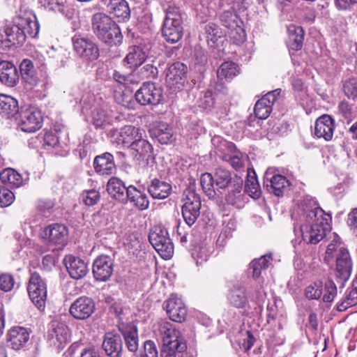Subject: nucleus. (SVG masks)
<instances>
[{"label": "nucleus", "mask_w": 357, "mask_h": 357, "mask_svg": "<svg viewBox=\"0 0 357 357\" xmlns=\"http://www.w3.org/2000/svg\"><path fill=\"white\" fill-rule=\"evenodd\" d=\"M301 224L298 230L294 231L307 244H317L323 240L329 231L328 220L331 216L317 206L315 202L307 199L301 205Z\"/></svg>", "instance_id": "nucleus-1"}, {"label": "nucleus", "mask_w": 357, "mask_h": 357, "mask_svg": "<svg viewBox=\"0 0 357 357\" xmlns=\"http://www.w3.org/2000/svg\"><path fill=\"white\" fill-rule=\"evenodd\" d=\"M154 333L162 342L161 357H176L186 350L187 345L181 332L171 322L158 321Z\"/></svg>", "instance_id": "nucleus-2"}, {"label": "nucleus", "mask_w": 357, "mask_h": 357, "mask_svg": "<svg viewBox=\"0 0 357 357\" xmlns=\"http://www.w3.org/2000/svg\"><path fill=\"white\" fill-rule=\"evenodd\" d=\"M92 30L102 43L118 45L122 42L123 36L116 23L104 13H96L91 19Z\"/></svg>", "instance_id": "nucleus-3"}, {"label": "nucleus", "mask_w": 357, "mask_h": 357, "mask_svg": "<svg viewBox=\"0 0 357 357\" xmlns=\"http://www.w3.org/2000/svg\"><path fill=\"white\" fill-rule=\"evenodd\" d=\"M162 33L166 41L170 43L178 42L183 34V18L179 9L169 6L163 22Z\"/></svg>", "instance_id": "nucleus-4"}, {"label": "nucleus", "mask_w": 357, "mask_h": 357, "mask_svg": "<svg viewBox=\"0 0 357 357\" xmlns=\"http://www.w3.org/2000/svg\"><path fill=\"white\" fill-rule=\"evenodd\" d=\"M152 246L165 259H170L174 254V245L169 236L167 230L162 226L153 227L149 235Z\"/></svg>", "instance_id": "nucleus-5"}, {"label": "nucleus", "mask_w": 357, "mask_h": 357, "mask_svg": "<svg viewBox=\"0 0 357 357\" xmlns=\"http://www.w3.org/2000/svg\"><path fill=\"white\" fill-rule=\"evenodd\" d=\"M135 98L142 105L155 106L160 104L164 99L163 89L158 84L146 82L135 92Z\"/></svg>", "instance_id": "nucleus-6"}, {"label": "nucleus", "mask_w": 357, "mask_h": 357, "mask_svg": "<svg viewBox=\"0 0 357 357\" xmlns=\"http://www.w3.org/2000/svg\"><path fill=\"white\" fill-rule=\"evenodd\" d=\"M43 116L37 107L26 106L22 107L19 112L18 126L25 132H34L43 126Z\"/></svg>", "instance_id": "nucleus-7"}, {"label": "nucleus", "mask_w": 357, "mask_h": 357, "mask_svg": "<svg viewBox=\"0 0 357 357\" xmlns=\"http://www.w3.org/2000/svg\"><path fill=\"white\" fill-rule=\"evenodd\" d=\"M184 196L182 215L188 227H191L199 216L201 200L199 195L191 187L185 190Z\"/></svg>", "instance_id": "nucleus-8"}, {"label": "nucleus", "mask_w": 357, "mask_h": 357, "mask_svg": "<svg viewBox=\"0 0 357 357\" xmlns=\"http://www.w3.org/2000/svg\"><path fill=\"white\" fill-rule=\"evenodd\" d=\"M27 291L30 299L39 310H44L47 298V286L38 273H33L29 281Z\"/></svg>", "instance_id": "nucleus-9"}, {"label": "nucleus", "mask_w": 357, "mask_h": 357, "mask_svg": "<svg viewBox=\"0 0 357 357\" xmlns=\"http://www.w3.org/2000/svg\"><path fill=\"white\" fill-rule=\"evenodd\" d=\"M72 42L75 52L82 59L92 61L99 57L98 47L91 39L80 35H75Z\"/></svg>", "instance_id": "nucleus-10"}, {"label": "nucleus", "mask_w": 357, "mask_h": 357, "mask_svg": "<svg viewBox=\"0 0 357 357\" xmlns=\"http://www.w3.org/2000/svg\"><path fill=\"white\" fill-rule=\"evenodd\" d=\"M188 67L184 63L177 61L172 63L166 73L167 86L174 90H180L184 85Z\"/></svg>", "instance_id": "nucleus-11"}, {"label": "nucleus", "mask_w": 357, "mask_h": 357, "mask_svg": "<svg viewBox=\"0 0 357 357\" xmlns=\"http://www.w3.org/2000/svg\"><path fill=\"white\" fill-rule=\"evenodd\" d=\"M68 338L69 329L66 324L58 321L51 322L47 335L50 345L61 349L67 344Z\"/></svg>", "instance_id": "nucleus-12"}, {"label": "nucleus", "mask_w": 357, "mask_h": 357, "mask_svg": "<svg viewBox=\"0 0 357 357\" xmlns=\"http://www.w3.org/2000/svg\"><path fill=\"white\" fill-rule=\"evenodd\" d=\"M20 28L17 24L6 26L0 30V51H6L12 47L22 45L25 40L23 33H21Z\"/></svg>", "instance_id": "nucleus-13"}, {"label": "nucleus", "mask_w": 357, "mask_h": 357, "mask_svg": "<svg viewBox=\"0 0 357 357\" xmlns=\"http://www.w3.org/2000/svg\"><path fill=\"white\" fill-rule=\"evenodd\" d=\"M68 230L62 224L50 225L44 229L41 234L42 238L48 244L63 247L68 239Z\"/></svg>", "instance_id": "nucleus-14"}, {"label": "nucleus", "mask_w": 357, "mask_h": 357, "mask_svg": "<svg viewBox=\"0 0 357 357\" xmlns=\"http://www.w3.org/2000/svg\"><path fill=\"white\" fill-rule=\"evenodd\" d=\"M94 309L95 303L91 298L81 296L70 305L69 312L75 319L84 320L93 314Z\"/></svg>", "instance_id": "nucleus-15"}, {"label": "nucleus", "mask_w": 357, "mask_h": 357, "mask_svg": "<svg viewBox=\"0 0 357 357\" xmlns=\"http://www.w3.org/2000/svg\"><path fill=\"white\" fill-rule=\"evenodd\" d=\"M113 260L109 256L100 255L93 261L92 273L96 280L107 281L113 273Z\"/></svg>", "instance_id": "nucleus-16"}, {"label": "nucleus", "mask_w": 357, "mask_h": 357, "mask_svg": "<svg viewBox=\"0 0 357 357\" xmlns=\"http://www.w3.org/2000/svg\"><path fill=\"white\" fill-rule=\"evenodd\" d=\"M352 271V261L347 249L340 247L336 257V277L342 282L347 281Z\"/></svg>", "instance_id": "nucleus-17"}, {"label": "nucleus", "mask_w": 357, "mask_h": 357, "mask_svg": "<svg viewBox=\"0 0 357 357\" xmlns=\"http://www.w3.org/2000/svg\"><path fill=\"white\" fill-rule=\"evenodd\" d=\"M280 92V89L270 91L256 102L254 112L258 119H266L269 116L273 105L277 100Z\"/></svg>", "instance_id": "nucleus-18"}, {"label": "nucleus", "mask_w": 357, "mask_h": 357, "mask_svg": "<svg viewBox=\"0 0 357 357\" xmlns=\"http://www.w3.org/2000/svg\"><path fill=\"white\" fill-rule=\"evenodd\" d=\"M167 313L171 320L181 323L187 316V309L182 301L175 294H172L169 298L165 303Z\"/></svg>", "instance_id": "nucleus-19"}, {"label": "nucleus", "mask_w": 357, "mask_h": 357, "mask_svg": "<svg viewBox=\"0 0 357 357\" xmlns=\"http://www.w3.org/2000/svg\"><path fill=\"white\" fill-rule=\"evenodd\" d=\"M264 183L267 190L277 197H282L290 185L289 180L285 176L281 174L271 175L268 172L265 174Z\"/></svg>", "instance_id": "nucleus-20"}, {"label": "nucleus", "mask_w": 357, "mask_h": 357, "mask_svg": "<svg viewBox=\"0 0 357 357\" xmlns=\"http://www.w3.org/2000/svg\"><path fill=\"white\" fill-rule=\"evenodd\" d=\"M335 130V121L328 114L319 116L315 121L314 135L317 138H322L326 141H331Z\"/></svg>", "instance_id": "nucleus-21"}, {"label": "nucleus", "mask_w": 357, "mask_h": 357, "mask_svg": "<svg viewBox=\"0 0 357 357\" xmlns=\"http://www.w3.org/2000/svg\"><path fill=\"white\" fill-rule=\"evenodd\" d=\"M63 263L70 276L75 280L84 278L89 271L87 264L79 257L67 255L63 259Z\"/></svg>", "instance_id": "nucleus-22"}, {"label": "nucleus", "mask_w": 357, "mask_h": 357, "mask_svg": "<svg viewBox=\"0 0 357 357\" xmlns=\"http://www.w3.org/2000/svg\"><path fill=\"white\" fill-rule=\"evenodd\" d=\"M20 80L16 66L10 61H0V82L8 87L15 86Z\"/></svg>", "instance_id": "nucleus-23"}, {"label": "nucleus", "mask_w": 357, "mask_h": 357, "mask_svg": "<svg viewBox=\"0 0 357 357\" xmlns=\"http://www.w3.org/2000/svg\"><path fill=\"white\" fill-rule=\"evenodd\" d=\"M106 7L107 12L119 22L129 20L130 9L126 0H109Z\"/></svg>", "instance_id": "nucleus-24"}, {"label": "nucleus", "mask_w": 357, "mask_h": 357, "mask_svg": "<svg viewBox=\"0 0 357 357\" xmlns=\"http://www.w3.org/2000/svg\"><path fill=\"white\" fill-rule=\"evenodd\" d=\"M16 24L20 28L21 33H23L24 40L26 38H35L39 31V24L36 17L34 15L26 16H18L16 19Z\"/></svg>", "instance_id": "nucleus-25"}, {"label": "nucleus", "mask_w": 357, "mask_h": 357, "mask_svg": "<svg viewBox=\"0 0 357 357\" xmlns=\"http://www.w3.org/2000/svg\"><path fill=\"white\" fill-rule=\"evenodd\" d=\"M142 132H144V130L139 128L131 125L125 126L115 135V141L118 145L129 148L137 137H141Z\"/></svg>", "instance_id": "nucleus-26"}, {"label": "nucleus", "mask_w": 357, "mask_h": 357, "mask_svg": "<svg viewBox=\"0 0 357 357\" xmlns=\"http://www.w3.org/2000/svg\"><path fill=\"white\" fill-rule=\"evenodd\" d=\"M93 167L100 175L112 174L116 170L114 156L108 152L97 155L93 160Z\"/></svg>", "instance_id": "nucleus-27"}, {"label": "nucleus", "mask_w": 357, "mask_h": 357, "mask_svg": "<svg viewBox=\"0 0 357 357\" xmlns=\"http://www.w3.org/2000/svg\"><path fill=\"white\" fill-rule=\"evenodd\" d=\"M20 71L22 80L30 89L38 85L40 79L33 62L27 59H23L20 65Z\"/></svg>", "instance_id": "nucleus-28"}, {"label": "nucleus", "mask_w": 357, "mask_h": 357, "mask_svg": "<svg viewBox=\"0 0 357 357\" xmlns=\"http://www.w3.org/2000/svg\"><path fill=\"white\" fill-rule=\"evenodd\" d=\"M29 340V333L26 328L21 326H15L9 330L8 340L14 350H20L24 348Z\"/></svg>", "instance_id": "nucleus-29"}, {"label": "nucleus", "mask_w": 357, "mask_h": 357, "mask_svg": "<svg viewBox=\"0 0 357 357\" xmlns=\"http://www.w3.org/2000/svg\"><path fill=\"white\" fill-rule=\"evenodd\" d=\"M102 348L110 357H121L122 351V340L119 335L107 333L102 342Z\"/></svg>", "instance_id": "nucleus-30"}, {"label": "nucleus", "mask_w": 357, "mask_h": 357, "mask_svg": "<svg viewBox=\"0 0 357 357\" xmlns=\"http://www.w3.org/2000/svg\"><path fill=\"white\" fill-rule=\"evenodd\" d=\"M126 347L131 352H135L138 349V333L137 328L133 324H122L119 326Z\"/></svg>", "instance_id": "nucleus-31"}, {"label": "nucleus", "mask_w": 357, "mask_h": 357, "mask_svg": "<svg viewBox=\"0 0 357 357\" xmlns=\"http://www.w3.org/2000/svg\"><path fill=\"white\" fill-rule=\"evenodd\" d=\"M126 197L132 206L138 210L144 211L149 206V199L146 193L132 185L127 188Z\"/></svg>", "instance_id": "nucleus-32"}, {"label": "nucleus", "mask_w": 357, "mask_h": 357, "mask_svg": "<svg viewBox=\"0 0 357 357\" xmlns=\"http://www.w3.org/2000/svg\"><path fill=\"white\" fill-rule=\"evenodd\" d=\"M227 298L229 303L236 308H244L248 303L245 287L241 284L233 285Z\"/></svg>", "instance_id": "nucleus-33"}, {"label": "nucleus", "mask_w": 357, "mask_h": 357, "mask_svg": "<svg viewBox=\"0 0 357 357\" xmlns=\"http://www.w3.org/2000/svg\"><path fill=\"white\" fill-rule=\"evenodd\" d=\"M19 112L17 100L11 96L0 93V116L10 119Z\"/></svg>", "instance_id": "nucleus-34"}, {"label": "nucleus", "mask_w": 357, "mask_h": 357, "mask_svg": "<svg viewBox=\"0 0 357 357\" xmlns=\"http://www.w3.org/2000/svg\"><path fill=\"white\" fill-rule=\"evenodd\" d=\"M147 190L153 199H163L170 195L172 186L167 182L154 178L148 185Z\"/></svg>", "instance_id": "nucleus-35"}, {"label": "nucleus", "mask_w": 357, "mask_h": 357, "mask_svg": "<svg viewBox=\"0 0 357 357\" xmlns=\"http://www.w3.org/2000/svg\"><path fill=\"white\" fill-rule=\"evenodd\" d=\"M151 135L162 144L173 142V132L169 126L163 121L158 122L151 130Z\"/></svg>", "instance_id": "nucleus-36"}, {"label": "nucleus", "mask_w": 357, "mask_h": 357, "mask_svg": "<svg viewBox=\"0 0 357 357\" xmlns=\"http://www.w3.org/2000/svg\"><path fill=\"white\" fill-rule=\"evenodd\" d=\"M289 39L287 45L290 50L298 51L303 47L304 31L301 26L290 25L288 27Z\"/></svg>", "instance_id": "nucleus-37"}, {"label": "nucleus", "mask_w": 357, "mask_h": 357, "mask_svg": "<svg viewBox=\"0 0 357 357\" xmlns=\"http://www.w3.org/2000/svg\"><path fill=\"white\" fill-rule=\"evenodd\" d=\"M146 59V54L139 46H132L129 48V52L123 59L126 65L130 68L141 66Z\"/></svg>", "instance_id": "nucleus-38"}, {"label": "nucleus", "mask_w": 357, "mask_h": 357, "mask_svg": "<svg viewBox=\"0 0 357 357\" xmlns=\"http://www.w3.org/2000/svg\"><path fill=\"white\" fill-rule=\"evenodd\" d=\"M1 181L11 188H17L23 183L22 176L12 168H6L0 173Z\"/></svg>", "instance_id": "nucleus-39"}, {"label": "nucleus", "mask_w": 357, "mask_h": 357, "mask_svg": "<svg viewBox=\"0 0 357 357\" xmlns=\"http://www.w3.org/2000/svg\"><path fill=\"white\" fill-rule=\"evenodd\" d=\"M143 134L144 132H142L141 137H137L136 141H134L129 148L137 153L135 156L138 157V159L146 156L149 159L151 157L153 147L147 140L143 138Z\"/></svg>", "instance_id": "nucleus-40"}, {"label": "nucleus", "mask_w": 357, "mask_h": 357, "mask_svg": "<svg viewBox=\"0 0 357 357\" xmlns=\"http://www.w3.org/2000/svg\"><path fill=\"white\" fill-rule=\"evenodd\" d=\"M240 73L239 66L233 61L222 63L218 69L217 76L220 81L230 80Z\"/></svg>", "instance_id": "nucleus-41"}, {"label": "nucleus", "mask_w": 357, "mask_h": 357, "mask_svg": "<svg viewBox=\"0 0 357 357\" xmlns=\"http://www.w3.org/2000/svg\"><path fill=\"white\" fill-rule=\"evenodd\" d=\"M127 188L123 181L116 177H112L107 184V192L111 197L116 199H123L125 192L127 193Z\"/></svg>", "instance_id": "nucleus-42"}, {"label": "nucleus", "mask_w": 357, "mask_h": 357, "mask_svg": "<svg viewBox=\"0 0 357 357\" xmlns=\"http://www.w3.org/2000/svg\"><path fill=\"white\" fill-rule=\"evenodd\" d=\"M273 258L271 254L264 255L259 259L252 260L250 264L252 269V276L254 278H258L263 270H266L272 262Z\"/></svg>", "instance_id": "nucleus-43"}, {"label": "nucleus", "mask_w": 357, "mask_h": 357, "mask_svg": "<svg viewBox=\"0 0 357 357\" xmlns=\"http://www.w3.org/2000/svg\"><path fill=\"white\" fill-rule=\"evenodd\" d=\"M220 20L222 25L228 29H234L238 26V24H242V21L233 9L224 11L220 15Z\"/></svg>", "instance_id": "nucleus-44"}, {"label": "nucleus", "mask_w": 357, "mask_h": 357, "mask_svg": "<svg viewBox=\"0 0 357 357\" xmlns=\"http://www.w3.org/2000/svg\"><path fill=\"white\" fill-rule=\"evenodd\" d=\"M213 177L215 185L219 189H225L232 182L230 172L222 168L217 169Z\"/></svg>", "instance_id": "nucleus-45"}, {"label": "nucleus", "mask_w": 357, "mask_h": 357, "mask_svg": "<svg viewBox=\"0 0 357 357\" xmlns=\"http://www.w3.org/2000/svg\"><path fill=\"white\" fill-rule=\"evenodd\" d=\"M37 141L42 143V146L47 149L55 147L59 143L58 137L52 132H46L43 135H38L31 138L30 144H36Z\"/></svg>", "instance_id": "nucleus-46"}, {"label": "nucleus", "mask_w": 357, "mask_h": 357, "mask_svg": "<svg viewBox=\"0 0 357 357\" xmlns=\"http://www.w3.org/2000/svg\"><path fill=\"white\" fill-rule=\"evenodd\" d=\"M245 191L254 199L259 197L261 191L255 172H253V175H250L248 173L245 184Z\"/></svg>", "instance_id": "nucleus-47"}, {"label": "nucleus", "mask_w": 357, "mask_h": 357, "mask_svg": "<svg viewBox=\"0 0 357 357\" xmlns=\"http://www.w3.org/2000/svg\"><path fill=\"white\" fill-rule=\"evenodd\" d=\"M214 177L209 173L202 174L200 177L202 190L209 198H214L216 195L214 190Z\"/></svg>", "instance_id": "nucleus-48"}, {"label": "nucleus", "mask_w": 357, "mask_h": 357, "mask_svg": "<svg viewBox=\"0 0 357 357\" xmlns=\"http://www.w3.org/2000/svg\"><path fill=\"white\" fill-rule=\"evenodd\" d=\"M100 198L99 192L95 189L84 190L81 194L82 201L88 206L96 205L99 202Z\"/></svg>", "instance_id": "nucleus-49"}, {"label": "nucleus", "mask_w": 357, "mask_h": 357, "mask_svg": "<svg viewBox=\"0 0 357 357\" xmlns=\"http://www.w3.org/2000/svg\"><path fill=\"white\" fill-rule=\"evenodd\" d=\"M323 287L321 282H314L305 288V295L308 299H319L323 294Z\"/></svg>", "instance_id": "nucleus-50"}, {"label": "nucleus", "mask_w": 357, "mask_h": 357, "mask_svg": "<svg viewBox=\"0 0 357 357\" xmlns=\"http://www.w3.org/2000/svg\"><path fill=\"white\" fill-rule=\"evenodd\" d=\"M323 301L324 302L331 303L333 301L337 294V287L332 280H327L323 287Z\"/></svg>", "instance_id": "nucleus-51"}, {"label": "nucleus", "mask_w": 357, "mask_h": 357, "mask_svg": "<svg viewBox=\"0 0 357 357\" xmlns=\"http://www.w3.org/2000/svg\"><path fill=\"white\" fill-rule=\"evenodd\" d=\"M243 187V181L241 179H236L234 181L232 185V189L229 192L226 197V201L228 204H234L236 199L241 195V192Z\"/></svg>", "instance_id": "nucleus-52"}, {"label": "nucleus", "mask_w": 357, "mask_h": 357, "mask_svg": "<svg viewBox=\"0 0 357 357\" xmlns=\"http://www.w3.org/2000/svg\"><path fill=\"white\" fill-rule=\"evenodd\" d=\"M38 3L46 10L59 13L64 12V3L62 0H38Z\"/></svg>", "instance_id": "nucleus-53"}, {"label": "nucleus", "mask_w": 357, "mask_h": 357, "mask_svg": "<svg viewBox=\"0 0 357 357\" xmlns=\"http://www.w3.org/2000/svg\"><path fill=\"white\" fill-rule=\"evenodd\" d=\"M210 255V251L206 245L195 246L192 256L196 260L197 264L206 261Z\"/></svg>", "instance_id": "nucleus-54"}, {"label": "nucleus", "mask_w": 357, "mask_h": 357, "mask_svg": "<svg viewBox=\"0 0 357 357\" xmlns=\"http://www.w3.org/2000/svg\"><path fill=\"white\" fill-rule=\"evenodd\" d=\"M357 304V287L352 289L346 299L339 303L337 310L340 312L347 310L348 307Z\"/></svg>", "instance_id": "nucleus-55"}, {"label": "nucleus", "mask_w": 357, "mask_h": 357, "mask_svg": "<svg viewBox=\"0 0 357 357\" xmlns=\"http://www.w3.org/2000/svg\"><path fill=\"white\" fill-rule=\"evenodd\" d=\"M241 24H238V26L234 27V29H229L230 38L233 40L234 43L237 45L243 43L246 39L245 31Z\"/></svg>", "instance_id": "nucleus-56"}, {"label": "nucleus", "mask_w": 357, "mask_h": 357, "mask_svg": "<svg viewBox=\"0 0 357 357\" xmlns=\"http://www.w3.org/2000/svg\"><path fill=\"white\" fill-rule=\"evenodd\" d=\"M15 200L13 192L0 185V206L7 207L10 206Z\"/></svg>", "instance_id": "nucleus-57"}, {"label": "nucleus", "mask_w": 357, "mask_h": 357, "mask_svg": "<svg viewBox=\"0 0 357 357\" xmlns=\"http://www.w3.org/2000/svg\"><path fill=\"white\" fill-rule=\"evenodd\" d=\"M139 74L143 79L155 78L158 76V70L157 67L147 63L139 70Z\"/></svg>", "instance_id": "nucleus-58"}, {"label": "nucleus", "mask_w": 357, "mask_h": 357, "mask_svg": "<svg viewBox=\"0 0 357 357\" xmlns=\"http://www.w3.org/2000/svg\"><path fill=\"white\" fill-rule=\"evenodd\" d=\"M345 95L352 99L357 97V82L355 79H349L345 82L343 86Z\"/></svg>", "instance_id": "nucleus-59"}, {"label": "nucleus", "mask_w": 357, "mask_h": 357, "mask_svg": "<svg viewBox=\"0 0 357 357\" xmlns=\"http://www.w3.org/2000/svg\"><path fill=\"white\" fill-rule=\"evenodd\" d=\"M93 124L96 128H103L107 123V116L102 109H96L93 112Z\"/></svg>", "instance_id": "nucleus-60"}, {"label": "nucleus", "mask_w": 357, "mask_h": 357, "mask_svg": "<svg viewBox=\"0 0 357 357\" xmlns=\"http://www.w3.org/2000/svg\"><path fill=\"white\" fill-rule=\"evenodd\" d=\"M204 30L206 33L210 37L211 40H215L221 36V30L218 24L213 22H209L205 25Z\"/></svg>", "instance_id": "nucleus-61"}, {"label": "nucleus", "mask_w": 357, "mask_h": 357, "mask_svg": "<svg viewBox=\"0 0 357 357\" xmlns=\"http://www.w3.org/2000/svg\"><path fill=\"white\" fill-rule=\"evenodd\" d=\"M15 281L13 277L7 273L0 275V289L3 291H9L14 287Z\"/></svg>", "instance_id": "nucleus-62"}, {"label": "nucleus", "mask_w": 357, "mask_h": 357, "mask_svg": "<svg viewBox=\"0 0 357 357\" xmlns=\"http://www.w3.org/2000/svg\"><path fill=\"white\" fill-rule=\"evenodd\" d=\"M214 98L211 91L205 92L200 96L199 100V106L204 109H209L213 107Z\"/></svg>", "instance_id": "nucleus-63"}, {"label": "nucleus", "mask_w": 357, "mask_h": 357, "mask_svg": "<svg viewBox=\"0 0 357 357\" xmlns=\"http://www.w3.org/2000/svg\"><path fill=\"white\" fill-rule=\"evenodd\" d=\"M158 350L155 343L151 340H147L144 344V351L142 357H158Z\"/></svg>", "instance_id": "nucleus-64"}]
</instances>
